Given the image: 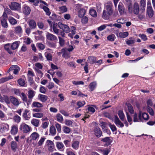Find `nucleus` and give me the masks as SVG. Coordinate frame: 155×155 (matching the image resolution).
<instances>
[{"instance_id":"f257e3e1","label":"nucleus","mask_w":155,"mask_h":155,"mask_svg":"<svg viewBox=\"0 0 155 155\" xmlns=\"http://www.w3.org/2000/svg\"><path fill=\"white\" fill-rule=\"evenodd\" d=\"M113 10L112 6L110 5L106 6V10H104L102 15V18L105 20L109 18L110 16L113 14Z\"/></svg>"},{"instance_id":"f03ea898","label":"nucleus","mask_w":155,"mask_h":155,"mask_svg":"<svg viewBox=\"0 0 155 155\" xmlns=\"http://www.w3.org/2000/svg\"><path fill=\"white\" fill-rule=\"evenodd\" d=\"M58 27L66 33H68L70 31L69 27L67 25L63 24L61 22L58 23Z\"/></svg>"},{"instance_id":"7ed1b4c3","label":"nucleus","mask_w":155,"mask_h":155,"mask_svg":"<svg viewBox=\"0 0 155 155\" xmlns=\"http://www.w3.org/2000/svg\"><path fill=\"white\" fill-rule=\"evenodd\" d=\"M10 8L13 10H20L21 6L19 3L15 2H13L11 3V5H9Z\"/></svg>"},{"instance_id":"20e7f679","label":"nucleus","mask_w":155,"mask_h":155,"mask_svg":"<svg viewBox=\"0 0 155 155\" xmlns=\"http://www.w3.org/2000/svg\"><path fill=\"white\" fill-rule=\"evenodd\" d=\"M20 129L24 133H28L30 130V127L25 123H22L21 124Z\"/></svg>"},{"instance_id":"39448f33","label":"nucleus","mask_w":155,"mask_h":155,"mask_svg":"<svg viewBox=\"0 0 155 155\" xmlns=\"http://www.w3.org/2000/svg\"><path fill=\"white\" fill-rule=\"evenodd\" d=\"M70 52L66 48L62 49L60 53L62 54V57L66 59H67L70 57Z\"/></svg>"},{"instance_id":"423d86ee","label":"nucleus","mask_w":155,"mask_h":155,"mask_svg":"<svg viewBox=\"0 0 155 155\" xmlns=\"http://www.w3.org/2000/svg\"><path fill=\"white\" fill-rule=\"evenodd\" d=\"M101 141L105 143L104 145L105 146H107L111 144L112 142V140L111 137H106L103 138L101 139Z\"/></svg>"},{"instance_id":"0eeeda50","label":"nucleus","mask_w":155,"mask_h":155,"mask_svg":"<svg viewBox=\"0 0 155 155\" xmlns=\"http://www.w3.org/2000/svg\"><path fill=\"white\" fill-rule=\"evenodd\" d=\"M114 123L118 127H123L124 126V124L121 121L119 120V118L117 115L114 116Z\"/></svg>"},{"instance_id":"6e6552de","label":"nucleus","mask_w":155,"mask_h":155,"mask_svg":"<svg viewBox=\"0 0 155 155\" xmlns=\"http://www.w3.org/2000/svg\"><path fill=\"white\" fill-rule=\"evenodd\" d=\"M22 11L23 12L25 15H27L30 14L31 10L28 6L25 4L23 6Z\"/></svg>"},{"instance_id":"1a4fd4ad","label":"nucleus","mask_w":155,"mask_h":155,"mask_svg":"<svg viewBox=\"0 0 155 155\" xmlns=\"http://www.w3.org/2000/svg\"><path fill=\"white\" fill-rule=\"evenodd\" d=\"M29 27L31 29H34L36 28L37 26L35 21L33 19H30L28 22Z\"/></svg>"},{"instance_id":"9d476101","label":"nucleus","mask_w":155,"mask_h":155,"mask_svg":"<svg viewBox=\"0 0 155 155\" xmlns=\"http://www.w3.org/2000/svg\"><path fill=\"white\" fill-rule=\"evenodd\" d=\"M133 12L134 14L138 15L139 13V7L137 2L134 3L133 5Z\"/></svg>"},{"instance_id":"9b49d317","label":"nucleus","mask_w":155,"mask_h":155,"mask_svg":"<svg viewBox=\"0 0 155 155\" xmlns=\"http://www.w3.org/2000/svg\"><path fill=\"white\" fill-rule=\"evenodd\" d=\"M10 102L15 106H18L20 104L18 100L16 97L13 96H10Z\"/></svg>"},{"instance_id":"f8f14e48","label":"nucleus","mask_w":155,"mask_h":155,"mask_svg":"<svg viewBox=\"0 0 155 155\" xmlns=\"http://www.w3.org/2000/svg\"><path fill=\"white\" fill-rule=\"evenodd\" d=\"M47 38L50 41L56 42L58 41L57 37L52 34L48 33L46 35Z\"/></svg>"},{"instance_id":"ddd939ff","label":"nucleus","mask_w":155,"mask_h":155,"mask_svg":"<svg viewBox=\"0 0 155 155\" xmlns=\"http://www.w3.org/2000/svg\"><path fill=\"white\" fill-rule=\"evenodd\" d=\"M118 9L120 15H122L124 13L125 9L124 5L121 2L119 3Z\"/></svg>"},{"instance_id":"4468645a","label":"nucleus","mask_w":155,"mask_h":155,"mask_svg":"<svg viewBox=\"0 0 155 155\" xmlns=\"http://www.w3.org/2000/svg\"><path fill=\"white\" fill-rule=\"evenodd\" d=\"M20 43V41H15L12 44H11V49L12 50L17 49L19 46Z\"/></svg>"},{"instance_id":"2eb2a0df","label":"nucleus","mask_w":155,"mask_h":155,"mask_svg":"<svg viewBox=\"0 0 155 155\" xmlns=\"http://www.w3.org/2000/svg\"><path fill=\"white\" fill-rule=\"evenodd\" d=\"M146 14L148 15L150 18L153 17L154 15V11L152 8L148 7V8H147Z\"/></svg>"},{"instance_id":"dca6fc26","label":"nucleus","mask_w":155,"mask_h":155,"mask_svg":"<svg viewBox=\"0 0 155 155\" xmlns=\"http://www.w3.org/2000/svg\"><path fill=\"white\" fill-rule=\"evenodd\" d=\"M94 133L96 137H100L102 134L100 128L97 127H96L95 128L94 130Z\"/></svg>"},{"instance_id":"f3484780","label":"nucleus","mask_w":155,"mask_h":155,"mask_svg":"<svg viewBox=\"0 0 155 155\" xmlns=\"http://www.w3.org/2000/svg\"><path fill=\"white\" fill-rule=\"evenodd\" d=\"M58 27V23L54 22V23L52 25V29L54 33L57 35L58 34L59 30L57 28Z\"/></svg>"},{"instance_id":"a211bd4d","label":"nucleus","mask_w":155,"mask_h":155,"mask_svg":"<svg viewBox=\"0 0 155 155\" xmlns=\"http://www.w3.org/2000/svg\"><path fill=\"white\" fill-rule=\"evenodd\" d=\"M47 145L48 146L49 151L52 150L54 147V145L53 142L49 140H48L46 142Z\"/></svg>"},{"instance_id":"6ab92c4d","label":"nucleus","mask_w":155,"mask_h":155,"mask_svg":"<svg viewBox=\"0 0 155 155\" xmlns=\"http://www.w3.org/2000/svg\"><path fill=\"white\" fill-rule=\"evenodd\" d=\"M11 149L13 151L15 152L16 150L18 148V146L17 143L15 141H12L11 143Z\"/></svg>"},{"instance_id":"aec40b11","label":"nucleus","mask_w":155,"mask_h":155,"mask_svg":"<svg viewBox=\"0 0 155 155\" xmlns=\"http://www.w3.org/2000/svg\"><path fill=\"white\" fill-rule=\"evenodd\" d=\"M10 47L11 48V44L10 43H8L5 44L4 46L5 49L6 51L9 54H12L13 53L10 49Z\"/></svg>"},{"instance_id":"412c9836","label":"nucleus","mask_w":155,"mask_h":155,"mask_svg":"<svg viewBox=\"0 0 155 155\" xmlns=\"http://www.w3.org/2000/svg\"><path fill=\"white\" fill-rule=\"evenodd\" d=\"M1 23L2 26L4 28H7L8 24L7 22V20L3 17L1 20Z\"/></svg>"},{"instance_id":"4be33fe9","label":"nucleus","mask_w":155,"mask_h":155,"mask_svg":"<svg viewBox=\"0 0 155 155\" xmlns=\"http://www.w3.org/2000/svg\"><path fill=\"white\" fill-rule=\"evenodd\" d=\"M140 9L143 12H144L146 7V0H141L140 2Z\"/></svg>"},{"instance_id":"5701e85b","label":"nucleus","mask_w":155,"mask_h":155,"mask_svg":"<svg viewBox=\"0 0 155 155\" xmlns=\"http://www.w3.org/2000/svg\"><path fill=\"white\" fill-rule=\"evenodd\" d=\"M39 134L36 132L32 133L30 136V137L32 140H35L39 137Z\"/></svg>"},{"instance_id":"b1692460","label":"nucleus","mask_w":155,"mask_h":155,"mask_svg":"<svg viewBox=\"0 0 155 155\" xmlns=\"http://www.w3.org/2000/svg\"><path fill=\"white\" fill-rule=\"evenodd\" d=\"M126 44L129 46H132L134 44L135 41L133 38H130L129 39L126 41Z\"/></svg>"},{"instance_id":"393cba45","label":"nucleus","mask_w":155,"mask_h":155,"mask_svg":"<svg viewBox=\"0 0 155 155\" xmlns=\"http://www.w3.org/2000/svg\"><path fill=\"white\" fill-rule=\"evenodd\" d=\"M38 97L39 99L42 102H45L48 99L47 96L43 94H39Z\"/></svg>"},{"instance_id":"a878e982","label":"nucleus","mask_w":155,"mask_h":155,"mask_svg":"<svg viewBox=\"0 0 155 155\" xmlns=\"http://www.w3.org/2000/svg\"><path fill=\"white\" fill-rule=\"evenodd\" d=\"M43 106V105L41 103L36 101H34L32 105V107H36L38 108L42 107Z\"/></svg>"},{"instance_id":"bb28decb","label":"nucleus","mask_w":155,"mask_h":155,"mask_svg":"<svg viewBox=\"0 0 155 155\" xmlns=\"http://www.w3.org/2000/svg\"><path fill=\"white\" fill-rule=\"evenodd\" d=\"M118 114L121 120L124 121L125 117L123 111L121 110H119L118 111Z\"/></svg>"},{"instance_id":"cd10ccee","label":"nucleus","mask_w":155,"mask_h":155,"mask_svg":"<svg viewBox=\"0 0 155 155\" xmlns=\"http://www.w3.org/2000/svg\"><path fill=\"white\" fill-rule=\"evenodd\" d=\"M97 84L96 82H93L91 83L88 86L91 91H93L96 87Z\"/></svg>"},{"instance_id":"c85d7f7f","label":"nucleus","mask_w":155,"mask_h":155,"mask_svg":"<svg viewBox=\"0 0 155 155\" xmlns=\"http://www.w3.org/2000/svg\"><path fill=\"white\" fill-rule=\"evenodd\" d=\"M29 112V110L27 109H26L24 111L23 114V117L25 120H28L30 117L28 115L27 113Z\"/></svg>"},{"instance_id":"c756f323","label":"nucleus","mask_w":155,"mask_h":155,"mask_svg":"<svg viewBox=\"0 0 155 155\" xmlns=\"http://www.w3.org/2000/svg\"><path fill=\"white\" fill-rule=\"evenodd\" d=\"M39 122V120L36 119H33L31 121V124L36 127L38 126Z\"/></svg>"},{"instance_id":"7c9ffc66","label":"nucleus","mask_w":155,"mask_h":155,"mask_svg":"<svg viewBox=\"0 0 155 155\" xmlns=\"http://www.w3.org/2000/svg\"><path fill=\"white\" fill-rule=\"evenodd\" d=\"M86 12V10L84 8H81L78 12V16L80 18L83 17Z\"/></svg>"},{"instance_id":"2f4dec72","label":"nucleus","mask_w":155,"mask_h":155,"mask_svg":"<svg viewBox=\"0 0 155 155\" xmlns=\"http://www.w3.org/2000/svg\"><path fill=\"white\" fill-rule=\"evenodd\" d=\"M18 132V127L14 125L12 127L11 131V134L13 135L16 134Z\"/></svg>"},{"instance_id":"473e14b6","label":"nucleus","mask_w":155,"mask_h":155,"mask_svg":"<svg viewBox=\"0 0 155 155\" xmlns=\"http://www.w3.org/2000/svg\"><path fill=\"white\" fill-rule=\"evenodd\" d=\"M90 15L93 17H96L97 16V14L94 9L91 8L89 11Z\"/></svg>"},{"instance_id":"72a5a7b5","label":"nucleus","mask_w":155,"mask_h":155,"mask_svg":"<svg viewBox=\"0 0 155 155\" xmlns=\"http://www.w3.org/2000/svg\"><path fill=\"white\" fill-rule=\"evenodd\" d=\"M96 59V57L94 56H89L87 58L88 61L91 63H95Z\"/></svg>"},{"instance_id":"f704fd0d","label":"nucleus","mask_w":155,"mask_h":155,"mask_svg":"<svg viewBox=\"0 0 155 155\" xmlns=\"http://www.w3.org/2000/svg\"><path fill=\"white\" fill-rule=\"evenodd\" d=\"M126 105L127 106V108L129 112L131 114H133L134 113V110L133 107L129 103L126 104Z\"/></svg>"},{"instance_id":"c9c22d12","label":"nucleus","mask_w":155,"mask_h":155,"mask_svg":"<svg viewBox=\"0 0 155 155\" xmlns=\"http://www.w3.org/2000/svg\"><path fill=\"white\" fill-rule=\"evenodd\" d=\"M28 97L30 99H32L35 95L34 91L32 90H29L28 91Z\"/></svg>"},{"instance_id":"e433bc0d","label":"nucleus","mask_w":155,"mask_h":155,"mask_svg":"<svg viewBox=\"0 0 155 155\" xmlns=\"http://www.w3.org/2000/svg\"><path fill=\"white\" fill-rule=\"evenodd\" d=\"M45 55L48 61H52V56L51 54L48 53H45Z\"/></svg>"},{"instance_id":"4c0bfd02","label":"nucleus","mask_w":155,"mask_h":155,"mask_svg":"<svg viewBox=\"0 0 155 155\" xmlns=\"http://www.w3.org/2000/svg\"><path fill=\"white\" fill-rule=\"evenodd\" d=\"M129 35L128 32L125 31L124 32H120L119 33V36L120 37L122 38H124L127 37Z\"/></svg>"},{"instance_id":"58836bf2","label":"nucleus","mask_w":155,"mask_h":155,"mask_svg":"<svg viewBox=\"0 0 155 155\" xmlns=\"http://www.w3.org/2000/svg\"><path fill=\"white\" fill-rule=\"evenodd\" d=\"M83 60H85V59H79L77 60V62L79 64H81L82 66L84 67V68H88V65L87 62L85 63V65L84 66V64H82Z\"/></svg>"},{"instance_id":"ea45409f","label":"nucleus","mask_w":155,"mask_h":155,"mask_svg":"<svg viewBox=\"0 0 155 155\" xmlns=\"http://www.w3.org/2000/svg\"><path fill=\"white\" fill-rule=\"evenodd\" d=\"M79 143L78 141H74L72 144V147L74 149L77 150L79 147Z\"/></svg>"},{"instance_id":"a19ab883","label":"nucleus","mask_w":155,"mask_h":155,"mask_svg":"<svg viewBox=\"0 0 155 155\" xmlns=\"http://www.w3.org/2000/svg\"><path fill=\"white\" fill-rule=\"evenodd\" d=\"M8 20L10 23L12 25H15L17 22L16 20L12 17L9 18Z\"/></svg>"},{"instance_id":"79ce46f5","label":"nucleus","mask_w":155,"mask_h":155,"mask_svg":"<svg viewBox=\"0 0 155 155\" xmlns=\"http://www.w3.org/2000/svg\"><path fill=\"white\" fill-rule=\"evenodd\" d=\"M50 132L52 135H54L56 133V129L54 126H51L50 127Z\"/></svg>"},{"instance_id":"37998d69","label":"nucleus","mask_w":155,"mask_h":155,"mask_svg":"<svg viewBox=\"0 0 155 155\" xmlns=\"http://www.w3.org/2000/svg\"><path fill=\"white\" fill-rule=\"evenodd\" d=\"M62 130L63 132L65 134H68L71 131L70 128L65 126H64L63 127Z\"/></svg>"},{"instance_id":"c03bdc74","label":"nucleus","mask_w":155,"mask_h":155,"mask_svg":"<svg viewBox=\"0 0 155 155\" xmlns=\"http://www.w3.org/2000/svg\"><path fill=\"white\" fill-rule=\"evenodd\" d=\"M46 14L48 15L49 16L51 13V12L49 11V9L46 6H44L43 8Z\"/></svg>"},{"instance_id":"a18cd8bd","label":"nucleus","mask_w":155,"mask_h":155,"mask_svg":"<svg viewBox=\"0 0 155 155\" xmlns=\"http://www.w3.org/2000/svg\"><path fill=\"white\" fill-rule=\"evenodd\" d=\"M19 85L21 86H24L25 84V81L22 78L19 79L17 81Z\"/></svg>"},{"instance_id":"49530a36","label":"nucleus","mask_w":155,"mask_h":155,"mask_svg":"<svg viewBox=\"0 0 155 155\" xmlns=\"http://www.w3.org/2000/svg\"><path fill=\"white\" fill-rule=\"evenodd\" d=\"M43 114L41 113H37L33 114V116L37 118H41L43 117Z\"/></svg>"},{"instance_id":"de8ad7c7","label":"nucleus","mask_w":155,"mask_h":155,"mask_svg":"<svg viewBox=\"0 0 155 155\" xmlns=\"http://www.w3.org/2000/svg\"><path fill=\"white\" fill-rule=\"evenodd\" d=\"M58 38L59 40V43L60 46L61 47L63 46L65 43L64 40V39L61 38L60 36H59Z\"/></svg>"},{"instance_id":"09e8293b","label":"nucleus","mask_w":155,"mask_h":155,"mask_svg":"<svg viewBox=\"0 0 155 155\" xmlns=\"http://www.w3.org/2000/svg\"><path fill=\"white\" fill-rule=\"evenodd\" d=\"M147 111L150 115L153 116L154 115V112L150 107V106L147 107Z\"/></svg>"},{"instance_id":"8fccbe9b","label":"nucleus","mask_w":155,"mask_h":155,"mask_svg":"<svg viewBox=\"0 0 155 155\" xmlns=\"http://www.w3.org/2000/svg\"><path fill=\"white\" fill-rule=\"evenodd\" d=\"M115 38V36L114 34H111L107 36V39L110 41H113L114 40Z\"/></svg>"},{"instance_id":"3c124183","label":"nucleus","mask_w":155,"mask_h":155,"mask_svg":"<svg viewBox=\"0 0 155 155\" xmlns=\"http://www.w3.org/2000/svg\"><path fill=\"white\" fill-rule=\"evenodd\" d=\"M88 19L86 16H83L82 17L81 21L83 24H86L87 23L88 21Z\"/></svg>"},{"instance_id":"603ef678","label":"nucleus","mask_w":155,"mask_h":155,"mask_svg":"<svg viewBox=\"0 0 155 155\" xmlns=\"http://www.w3.org/2000/svg\"><path fill=\"white\" fill-rule=\"evenodd\" d=\"M15 31L17 33H21L22 32V31L20 26H18L15 28Z\"/></svg>"},{"instance_id":"864d4df0","label":"nucleus","mask_w":155,"mask_h":155,"mask_svg":"<svg viewBox=\"0 0 155 155\" xmlns=\"http://www.w3.org/2000/svg\"><path fill=\"white\" fill-rule=\"evenodd\" d=\"M57 120L60 122H62L63 120V117L60 114H58L57 115Z\"/></svg>"},{"instance_id":"5fc2aeb1","label":"nucleus","mask_w":155,"mask_h":155,"mask_svg":"<svg viewBox=\"0 0 155 155\" xmlns=\"http://www.w3.org/2000/svg\"><path fill=\"white\" fill-rule=\"evenodd\" d=\"M56 146L58 149H61L64 147L63 143L60 142H57Z\"/></svg>"},{"instance_id":"6e6d98bb","label":"nucleus","mask_w":155,"mask_h":155,"mask_svg":"<svg viewBox=\"0 0 155 155\" xmlns=\"http://www.w3.org/2000/svg\"><path fill=\"white\" fill-rule=\"evenodd\" d=\"M13 119L15 122L18 123L21 120V117L18 115H16L14 116Z\"/></svg>"},{"instance_id":"4d7b16f0","label":"nucleus","mask_w":155,"mask_h":155,"mask_svg":"<svg viewBox=\"0 0 155 155\" xmlns=\"http://www.w3.org/2000/svg\"><path fill=\"white\" fill-rule=\"evenodd\" d=\"M45 139L46 138L45 137H41L38 142V146H41Z\"/></svg>"},{"instance_id":"13d9d810","label":"nucleus","mask_w":155,"mask_h":155,"mask_svg":"<svg viewBox=\"0 0 155 155\" xmlns=\"http://www.w3.org/2000/svg\"><path fill=\"white\" fill-rule=\"evenodd\" d=\"M127 7L129 12L132 13L133 12L132 3H129Z\"/></svg>"},{"instance_id":"bf43d9fd","label":"nucleus","mask_w":155,"mask_h":155,"mask_svg":"<svg viewBox=\"0 0 155 155\" xmlns=\"http://www.w3.org/2000/svg\"><path fill=\"white\" fill-rule=\"evenodd\" d=\"M37 47L41 50H43L45 48V45L41 43H38L37 44Z\"/></svg>"},{"instance_id":"052dcab7","label":"nucleus","mask_w":155,"mask_h":155,"mask_svg":"<svg viewBox=\"0 0 155 155\" xmlns=\"http://www.w3.org/2000/svg\"><path fill=\"white\" fill-rule=\"evenodd\" d=\"M109 126L113 132H114L117 130V128L114 124H111L110 123L109 124Z\"/></svg>"},{"instance_id":"680f3d73","label":"nucleus","mask_w":155,"mask_h":155,"mask_svg":"<svg viewBox=\"0 0 155 155\" xmlns=\"http://www.w3.org/2000/svg\"><path fill=\"white\" fill-rule=\"evenodd\" d=\"M58 16L55 13H53L52 15V17H50L51 18V19L53 20L57 21L58 20Z\"/></svg>"},{"instance_id":"e2e57ef3","label":"nucleus","mask_w":155,"mask_h":155,"mask_svg":"<svg viewBox=\"0 0 155 155\" xmlns=\"http://www.w3.org/2000/svg\"><path fill=\"white\" fill-rule=\"evenodd\" d=\"M139 36L141 38L142 40L143 41H146L147 40V36L144 34H141L139 35Z\"/></svg>"},{"instance_id":"0e129e2a","label":"nucleus","mask_w":155,"mask_h":155,"mask_svg":"<svg viewBox=\"0 0 155 155\" xmlns=\"http://www.w3.org/2000/svg\"><path fill=\"white\" fill-rule=\"evenodd\" d=\"M138 18L140 20H142L145 17L144 12H142V13H141L140 14L138 15Z\"/></svg>"},{"instance_id":"69168bd1","label":"nucleus","mask_w":155,"mask_h":155,"mask_svg":"<svg viewBox=\"0 0 155 155\" xmlns=\"http://www.w3.org/2000/svg\"><path fill=\"white\" fill-rule=\"evenodd\" d=\"M101 127L103 131H105L107 133V132L108 130L105 128V124L104 122H102L101 123Z\"/></svg>"},{"instance_id":"338daca9","label":"nucleus","mask_w":155,"mask_h":155,"mask_svg":"<svg viewBox=\"0 0 155 155\" xmlns=\"http://www.w3.org/2000/svg\"><path fill=\"white\" fill-rule=\"evenodd\" d=\"M133 121L134 122H139V119L137 117V114L135 113L133 115Z\"/></svg>"},{"instance_id":"774afa93","label":"nucleus","mask_w":155,"mask_h":155,"mask_svg":"<svg viewBox=\"0 0 155 155\" xmlns=\"http://www.w3.org/2000/svg\"><path fill=\"white\" fill-rule=\"evenodd\" d=\"M55 127L57 128L58 132L60 133L61 131V125L58 123L55 124Z\"/></svg>"}]
</instances>
